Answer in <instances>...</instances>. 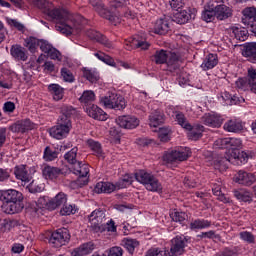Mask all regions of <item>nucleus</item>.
<instances>
[{
  "mask_svg": "<svg viewBox=\"0 0 256 256\" xmlns=\"http://www.w3.org/2000/svg\"><path fill=\"white\" fill-rule=\"evenodd\" d=\"M33 5L41 9L47 17L56 21L55 29L63 35H73L81 31L79 17L63 8H55L48 0H33Z\"/></svg>",
  "mask_w": 256,
  "mask_h": 256,
  "instance_id": "f257e3e1",
  "label": "nucleus"
},
{
  "mask_svg": "<svg viewBox=\"0 0 256 256\" xmlns=\"http://www.w3.org/2000/svg\"><path fill=\"white\" fill-rule=\"evenodd\" d=\"M0 201L3 203L2 210L8 215L23 211V193L15 189L1 190Z\"/></svg>",
  "mask_w": 256,
  "mask_h": 256,
  "instance_id": "f03ea898",
  "label": "nucleus"
},
{
  "mask_svg": "<svg viewBox=\"0 0 256 256\" xmlns=\"http://www.w3.org/2000/svg\"><path fill=\"white\" fill-rule=\"evenodd\" d=\"M135 179L138 183L144 185L147 191H152L153 193H162L163 191V185L152 173L145 170H139L135 173Z\"/></svg>",
  "mask_w": 256,
  "mask_h": 256,
  "instance_id": "7ed1b4c3",
  "label": "nucleus"
},
{
  "mask_svg": "<svg viewBox=\"0 0 256 256\" xmlns=\"http://www.w3.org/2000/svg\"><path fill=\"white\" fill-rule=\"evenodd\" d=\"M191 156V149L189 147H176L173 150H168L164 153L162 160L166 165H175V163H183Z\"/></svg>",
  "mask_w": 256,
  "mask_h": 256,
  "instance_id": "20e7f679",
  "label": "nucleus"
},
{
  "mask_svg": "<svg viewBox=\"0 0 256 256\" xmlns=\"http://www.w3.org/2000/svg\"><path fill=\"white\" fill-rule=\"evenodd\" d=\"M249 161V154L247 152L239 150L237 152L230 153V156L222 158L217 161L215 164L216 169H220V171H225L228 169L229 163H236V165H242Z\"/></svg>",
  "mask_w": 256,
  "mask_h": 256,
  "instance_id": "39448f33",
  "label": "nucleus"
},
{
  "mask_svg": "<svg viewBox=\"0 0 256 256\" xmlns=\"http://www.w3.org/2000/svg\"><path fill=\"white\" fill-rule=\"evenodd\" d=\"M106 221L107 217L105 211L101 208L92 211L91 214L88 215V223L95 233H103V231H105Z\"/></svg>",
  "mask_w": 256,
  "mask_h": 256,
  "instance_id": "423d86ee",
  "label": "nucleus"
},
{
  "mask_svg": "<svg viewBox=\"0 0 256 256\" xmlns=\"http://www.w3.org/2000/svg\"><path fill=\"white\" fill-rule=\"evenodd\" d=\"M100 103L106 109H115L116 111H122L127 107V101L119 94L109 93L107 96L100 98Z\"/></svg>",
  "mask_w": 256,
  "mask_h": 256,
  "instance_id": "0eeeda50",
  "label": "nucleus"
},
{
  "mask_svg": "<svg viewBox=\"0 0 256 256\" xmlns=\"http://www.w3.org/2000/svg\"><path fill=\"white\" fill-rule=\"evenodd\" d=\"M89 5H91L92 9L96 11L100 17L107 19L112 25H117V23L121 22L118 16H113L111 11L105 7L103 0H89Z\"/></svg>",
  "mask_w": 256,
  "mask_h": 256,
  "instance_id": "6e6552de",
  "label": "nucleus"
},
{
  "mask_svg": "<svg viewBox=\"0 0 256 256\" xmlns=\"http://www.w3.org/2000/svg\"><path fill=\"white\" fill-rule=\"evenodd\" d=\"M72 171L74 175H78L76 180V185L78 187H85L89 183V164H83V162L78 161L74 166H72Z\"/></svg>",
  "mask_w": 256,
  "mask_h": 256,
  "instance_id": "1a4fd4ad",
  "label": "nucleus"
},
{
  "mask_svg": "<svg viewBox=\"0 0 256 256\" xmlns=\"http://www.w3.org/2000/svg\"><path fill=\"white\" fill-rule=\"evenodd\" d=\"M71 239V234H69V231L67 228H59L56 231L52 232L49 243L55 247L56 249H59V247H63V245H67Z\"/></svg>",
  "mask_w": 256,
  "mask_h": 256,
  "instance_id": "9d476101",
  "label": "nucleus"
},
{
  "mask_svg": "<svg viewBox=\"0 0 256 256\" xmlns=\"http://www.w3.org/2000/svg\"><path fill=\"white\" fill-rule=\"evenodd\" d=\"M73 125L71 121H63V119H58L57 125L50 128V136L54 139H65L69 135Z\"/></svg>",
  "mask_w": 256,
  "mask_h": 256,
  "instance_id": "9b49d317",
  "label": "nucleus"
},
{
  "mask_svg": "<svg viewBox=\"0 0 256 256\" xmlns=\"http://www.w3.org/2000/svg\"><path fill=\"white\" fill-rule=\"evenodd\" d=\"M223 116L217 114L215 112L206 113L201 117V122L206 125L207 127H213L219 129L221 125H223Z\"/></svg>",
  "mask_w": 256,
  "mask_h": 256,
  "instance_id": "f8f14e48",
  "label": "nucleus"
},
{
  "mask_svg": "<svg viewBox=\"0 0 256 256\" xmlns=\"http://www.w3.org/2000/svg\"><path fill=\"white\" fill-rule=\"evenodd\" d=\"M197 10L195 8H188L187 10H176L174 13V21L180 25L188 23L190 19H195Z\"/></svg>",
  "mask_w": 256,
  "mask_h": 256,
  "instance_id": "ddd939ff",
  "label": "nucleus"
},
{
  "mask_svg": "<svg viewBox=\"0 0 256 256\" xmlns=\"http://www.w3.org/2000/svg\"><path fill=\"white\" fill-rule=\"evenodd\" d=\"M172 245L170 248L169 256H178L185 253V247L187 245V238L184 236H176L171 241Z\"/></svg>",
  "mask_w": 256,
  "mask_h": 256,
  "instance_id": "4468645a",
  "label": "nucleus"
},
{
  "mask_svg": "<svg viewBox=\"0 0 256 256\" xmlns=\"http://www.w3.org/2000/svg\"><path fill=\"white\" fill-rule=\"evenodd\" d=\"M35 127H37V125L35 123H33L31 120L29 119H24V120H20L17 121L16 123L12 124L9 127V130L12 131V133H27L29 131H33V129H35Z\"/></svg>",
  "mask_w": 256,
  "mask_h": 256,
  "instance_id": "2eb2a0df",
  "label": "nucleus"
},
{
  "mask_svg": "<svg viewBox=\"0 0 256 256\" xmlns=\"http://www.w3.org/2000/svg\"><path fill=\"white\" fill-rule=\"evenodd\" d=\"M116 123L119 125V127H121V129H137L140 121L136 116L123 115L116 119Z\"/></svg>",
  "mask_w": 256,
  "mask_h": 256,
  "instance_id": "dca6fc26",
  "label": "nucleus"
},
{
  "mask_svg": "<svg viewBox=\"0 0 256 256\" xmlns=\"http://www.w3.org/2000/svg\"><path fill=\"white\" fill-rule=\"evenodd\" d=\"M124 47L127 51H131L133 49H141L142 51H147V49L151 47V44H149V42H147V40L144 38H139V36H137L136 38L126 40Z\"/></svg>",
  "mask_w": 256,
  "mask_h": 256,
  "instance_id": "f3484780",
  "label": "nucleus"
},
{
  "mask_svg": "<svg viewBox=\"0 0 256 256\" xmlns=\"http://www.w3.org/2000/svg\"><path fill=\"white\" fill-rule=\"evenodd\" d=\"M86 36L91 39V41H95L96 43H100L101 45H104V47H107V49H113V42L109 41L107 37H105L100 32L89 29L86 31Z\"/></svg>",
  "mask_w": 256,
  "mask_h": 256,
  "instance_id": "a211bd4d",
  "label": "nucleus"
},
{
  "mask_svg": "<svg viewBox=\"0 0 256 256\" xmlns=\"http://www.w3.org/2000/svg\"><path fill=\"white\" fill-rule=\"evenodd\" d=\"M214 11L218 21H227L233 17V9L225 4L216 5Z\"/></svg>",
  "mask_w": 256,
  "mask_h": 256,
  "instance_id": "6ab92c4d",
  "label": "nucleus"
},
{
  "mask_svg": "<svg viewBox=\"0 0 256 256\" xmlns=\"http://www.w3.org/2000/svg\"><path fill=\"white\" fill-rule=\"evenodd\" d=\"M86 113L92 119L96 121H107V113L103 111L99 106L92 104L86 108Z\"/></svg>",
  "mask_w": 256,
  "mask_h": 256,
  "instance_id": "aec40b11",
  "label": "nucleus"
},
{
  "mask_svg": "<svg viewBox=\"0 0 256 256\" xmlns=\"http://www.w3.org/2000/svg\"><path fill=\"white\" fill-rule=\"evenodd\" d=\"M14 175L15 178L23 183H29L31 181V175H29V171H27V165L20 164L14 167Z\"/></svg>",
  "mask_w": 256,
  "mask_h": 256,
  "instance_id": "412c9836",
  "label": "nucleus"
},
{
  "mask_svg": "<svg viewBox=\"0 0 256 256\" xmlns=\"http://www.w3.org/2000/svg\"><path fill=\"white\" fill-rule=\"evenodd\" d=\"M67 203V194L60 192L54 198L47 202V208L50 211H54L57 207H61V205H65Z\"/></svg>",
  "mask_w": 256,
  "mask_h": 256,
  "instance_id": "4be33fe9",
  "label": "nucleus"
},
{
  "mask_svg": "<svg viewBox=\"0 0 256 256\" xmlns=\"http://www.w3.org/2000/svg\"><path fill=\"white\" fill-rule=\"evenodd\" d=\"M170 29L171 27L169 26V21H167V19L160 18L156 20L153 27V32L156 35H167Z\"/></svg>",
  "mask_w": 256,
  "mask_h": 256,
  "instance_id": "5701e85b",
  "label": "nucleus"
},
{
  "mask_svg": "<svg viewBox=\"0 0 256 256\" xmlns=\"http://www.w3.org/2000/svg\"><path fill=\"white\" fill-rule=\"evenodd\" d=\"M165 123V113L161 110H154L149 116L150 127H159Z\"/></svg>",
  "mask_w": 256,
  "mask_h": 256,
  "instance_id": "b1692460",
  "label": "nucleus"
},
{
  "mask_svg": "<svg viewBox=\"0 0 256 256\" xmlns=\"http://www.w3.org/2000/svg\"><path fill=\"white\" fill-rule=\"evenodd\" d=\"M242 15V23L248 27V25L256 21V8L247 7L242 11Z\"/></svg>",
  "mask_w": 256,
  "mask_h": 256,
  "instance_id": "393cba45",
  "label": "nucleus"
},
{
  "mask_svg": "<svg viewBox=\"0 0 256 256\" xmlns=\"http://www.w3.org/2000/svg\"><path fill=\"white\" fill-rule=\"evenodd\" d=\"M117 189V184L111 182H98L94 187V193H113Z\"/></svg>",
  "mask_w": 256,
  "mask_h": 256,
  "instance_id": "a878e982",
  "label": "nucleus"
},
{
  "mask_svg": "<svg viewBox=\"0 0 256 256\" xmlns=\"http://www.w3.org/2000/svg\"><path fill=\"white\" fill-rule=\"evenodd\" d=\"M93 249H95V245L92 242L84 243L80 247L75 248L71 252V256H84L93 253Z\"/></svg>",
  "mask_w": 256,
  "mask_h": 256,
  "instance_id": "bb28decb",
  "label": "nucleus"
},
{
  "mask_svg": "<svg viewBox=\"0 0 256 256\" xmlns=\"http://www.w3.org/2000/svg\"><path fill=\"white\" fill-rule=\"evenodd\" d=\"M236 183L247 186L253 185V183H255V175L239 171L238 175L236 176Z\"/></svg>",
  "mask_w": 256,
  "mask_h": 256,
  "instance_id": "cd10ccee",
  "label": "nucleus"
},
{
  "mask_svg": "<svg viewBox=\"0 0 256 256\" xmlns=\"http://www.w3.org/2000/svg\"><path fill=\"white\" fill-rule=\"evenodd\" d=\"M10 53L12 57L18 61H27L28 59L27 50H25L21 45H13L10 49Z\"/></svg>",
  "mask_w": 256,
  "mask_h": 256,
  "instance_id": "c85d7f7f",
  "label": "nucleus"
},
{
  "mask_svg": "<svg viewBox=\"0 0 256 256\" xmlns=\"http://www.w3.org/2000/svg\"><path fill=\"white\" fill-rule=\"evenodd\" d=\"M243 57H247L250 63H256V43L252 42L244 46Z\"/></svg>",
  "mask_w": 256,
  "mask_h": 256,
  "instance_id": "c756f323",
  "label": "nucleus"
},
{
  "mask_svg": "<svg viewBox=\"0 0 256 256\" xmlns=\"http://www.w3.org/2000/svg\"><path fill=\"white\" fill-rule=\"evenodd\" d=\"M188 132V137L192 141H198V139H201L203 137V132L205 131V126L197 124L195 126L191 125L190 129H186Z\"/></svg>",
  "mask_w": 256,
  "mask_h": 256,
  "instance_id": "7c9ffc66",
  "label": "nucleus"
},
{
  "mask_svg": "<svg viewBox=\"0 0 256 256\" xmlns=\"http://www.w3.org/2000/svg\"><path fill=\"white\" fill-rule=\"evenodd\" d=\"M219 63V59L217 57V54H209L204 59L203 63L201 64V69L203 71H209V69H214L217 67V64Z\"/></svg>",
  "mask_w": 256,
  "mask_h": 256,
  "instance_id": "2f4dec72",
  "label": "nucleus"
},
{
  "mask_svg": "<svg viewBox=\"0 0 256 256\" xmlns=\"http://www.w3.org/2000/svg\"><path fill=\"white\" fill-rule=\"evenodd\" d=\"M173 119L174 121L180 125L183 129H191V123H189V120H187V117L185 114L181 111H173Z\"/></svg>",
  "mask_w": 256,
  "mask_h": 256,
  "instance_id": "473e14b6",
  "label": "nucleus"
},
{
  "mask_svg": "<svg viewBox=\"0 0 256 256\" xmlns=\"http://www.w3.org/2000/svg\"><path fill=\"white\" fill-rule=\"evenodd\" d=\"M212 223L209 220L205 219H195L190 222V229L191 231H201L202 229H209Z\"/></svg>",
  "mask_w": 256,
  "mask_h": 256,
  "instance_id": "72a5a7b5",
  "label": "nucleus"
},
{
  "mask_svg": "<svg viewBox=\"0 0 256 256\" xmlns=\"http://www.w3.org/2000/svg\"><path fill=\"white\" fill-rule=\"evenodd\" d=\"M61 174H62L61 169L57 167L46 166L43 169V175L45 179H50V181H55V179H57Z\"/></svg>",
  "mask_w": 256,
  "mask_h": 256,
  "instance_id": "f704fd0d",
  "label": "nucleus"
},
{
  "mask_svg": "<svg viewBox=\"0 0 256 256\" xmlns=\"http://www.w3.org/2000/svg\"><path fill=\"white\" fill-rule=\"evenodd\" d=\"M223 128L228 133H239V131H243V124L237 120H229L225 122Z\"/></svg>",
  "mask_w": 256,
  "mask_h": 256,
  "instance_id": "c9c22d12",
  "label": "nucleus"
},
{
  "mask_svg": "<svg viewBox=\"0 0 256 256\" xmlns=\"http://www.w3.org/2000/svg\"><path fill=\"white\" fill-rule=\"evenodd\" d=\"M167 65V71H170V73H179V58L177 57V54H170L168 61L166 62Z\"/></svg>",
  "mask_w": 256,
  "mask_h": 256,
  "instance_id": "e433bc0d",
  "label": "nucleus"
},
{
  "mask_svg": "<svg viewBox=\"0 0 256 256\" xmlns=\"http://www.w3.org/2000/svg\"><path fill=\"white\" fill-rule=\"evenodd\" d=\"M48 90L53 96L54 101H61L65 95L63 88L59 84H50Z\"/></svg>",
  "mask_w": 256,
  "mask_h": 256,
  "instance_id": "4c0bfd02",
  "label": "nucleus"
},
{
  "mask_svg": "<svg viewBox=\"0 0 256 256\" xmlns=\"http://www.w3.org/2000/svg\"><path fill=\"white\" fill-rule=\"evenodd\" d=\"M60 113H61V115L58 119H62L64 122L71 121V117H73V115H75L76 110H75V108H73V106L63 105L60 108Z\"/></svg>",
  "mask_w": 256,
  "mask_h": 256,
  "instance_id": "58836bf2",
  "label": "nucleus"
},
{
  "mask_svg": "<svg viewBox=\"0 0 256 256\" xmlns=\"http://www.w3.org/2000/svg\"><path fill=\"white\" fill-rule=\"evenodd\" d=\"M174 53L167 52L165 50H158L154 54V61L156 65H163L164 63H167L169 61V57L173 55Z\"/></svg>",
  "mask_w": 256,
  "mask_h": 256,
  "instance_id": "ea45409f",
  "label": "nucleus"
},
{
  "mask_svg": "<svg viewBox=\"0 0 256 256\" xmlns=\"http://www.w3.org/2000/svg\"><path fill=\"white\" fill-rule=\"evenodd\" d=\"M213 195L218 197V201H222V203H231V198L225 196L221 191V183H215L212 185Z\"/></svg>",
  "mask_w": 256,
  "mask_h": 256,
  "instance_id": "a19ab883",
  "label": "nucleus"
},
{
  "mask_svg": "<svg viewBox=\"0 0 256 256\" xmlns=\"http://www.w3.org/2000/svg\"><path fill=\"white\" fill-rule=\"evenodd\" d=\"M123 246L125 247V249H127V251L133 255V253H135V249H137V247H139V241L137 239H133V238H124L122 240Z\"/></svg>",
  "mask_w": 256,
  "mask_h": 256,
  "instance_id": "79ce46f5",
  "label": "nucleus"
},
{
  "mask_svg": "<svg viewBox=\"0 0 256 256\" xmlns=\"http://www.w3.org/2000/svg\"><path fill=\"white\" fill-rule=\"evenodd\" d=\"M243 147V142L239 138H228L229 153H236Z\"/></svg>",
  "mask_w": 256,
  "mask_h": 256,
  "instance_id": "37998d69",
  "label": "nucleus"
},
{
  "mask_svg": "<svg viewBox=\"0 0 256 256\" xmlns=\"http://www.w3.org/2000/svg\"><path fill=\"white\" fill-rule=\"evenodd\" d=\"M59 156V152L51 146H47L44 149L43 159L44 161H55L57 157Z\"/></svg>",
  "mask_w": 256,
  "mask_h": 256,
  "instance_id": "c03bdc74",
  "label": "nucleus"
},
{
  "mask_svg": "<svg viewBox=\"0 0 256 256\" xmlns=\"http://www.w3.org/2000/svg\"><path fill=\"white\" fill-rule=\"evenodd\" d=\"M234 196L238 201H243L244 203H251L253 201L251 193L246 190H236L234 191Z\"/></svg>",
  "mask_w": 256,
  "mask_h": 256,
  "instance_id": "a18cd8bd",
  "label": "nucleus"
},
{
  "mask_svg": "<svg viewBox=\"0 0 256 256\" xmlns=\"http://www.w3.org/2000/svg\"><path fill=\"white\" fill-rule=\"evenodd\" d=\"M79 101L84 105H89V103H93V101H95V92L91 90L84 91Z\"/></svg>",
  "mask_w": 256,
  "mask_h": 256,
  "instance_id": "49530a36",
  "label": "nucleus"
},
{
  "mask_svg": "<svg viewBox=\"0 0 256 256\" xmlns=\"http://www.w3.org/2000/svg\"><path fill=\"white\" fill-rule=\"evenodd\" d=\"M77 148H72L69 152H67L64 155V159L66 161H68L70 163V165H72V167H74L75 165H77V163H79V160H77Z\"/></svg>",
  "mask_w": 256,
  "mask_h": 256,
  "instance_id": "de8ad7c7",
  "label": "nucleus"
},
{
  "mask_svg": "<svg viewBox=\"0 0 256 256\" xmlns=\"http://www.w3.org/2000/svg\"><path fill=\"white\" fill-rule=\"evenodd\" d=\"M83 77L90 83H97L99 81V74L87 68L83 69Z\"/></svg>",
  "mask_w": 256,
  "mask_h": 256,
  "instance_id": "09e8293b",
  "label": "nucleus"
},
{
  "mask_svg": "<svg viewBox=\"0 0 256 256\" xmlns=\"http://www.w3.org/2000/svg\"><path fill=\"white\" fill-rule=\"evenodd\" d=\"M171 133H172L171 128L162 127L158 131V137L160 141H162L163 143H167V141L171 139Z\"/></svg>",
  "mask_w": 256,
  "mask_h": 256,
  "instance_id": "8fccbe9b",
  "label": "nucleus"
},
{
  "mask_svg": "<svg viewBox=\"0 0 256 256\" xmlns=\"http://www.w3.org/2000/svg\"><path fill=\"white\" fill-rule=\"evenodd\" d=\"M94 55L99 59V61L106 63V65H110V67H115V60L111 56L103 52H97Z\"/></svg>",
  "mask_w": 256,
  "mask_h": 256,
  "instance_id": "3c124183",
  "label": "nucleus"
},
{
  "mask_svg": "<svg viewBox=\"0 0 256 256\" xmlns=\"http://www.w3.org/2000/svg\"><path fill=\"white\" fill-rule=\"evenodd\" d=\"M27 189L30 193H41L44 189V185L41 184L38 180H33L28 186Z\"/></svg>",
  "mask_w": 256,
  "mask_h": 256,
  "instance_id": "603ef678",
  "label": "nucleus"
},
{
  "mask_svg": "<svg viewBox=\"0 0 256 256\" xmlns=\"http://www.w3.org/2000/svg\"><path fill=\"white\" fill-rule=\"evenodd\" d=\"M88 147L93 151L96 155H101L103 153V149L101 148V143L90 139L87 141Z\"/></svg>",
  "mask_w": 256,
  "mask_h": 256,
  "instance_id": "864d4df0",
  "label": "nucleus"
},
{
  "mask_svg": "<svg viewBox=\"0 0 256 256\" xmlns=\"http://www.w3.org/2000/svg\"><path fill=\"white\" fill-rule=\"evenodd\" d=\"M133 183V177L125 175L121 180L116 183V189H125Z\"/></svg>",
  "mask_w": 256,
  "mask_h": 256,
  "instance_id": "5fc2aeb1",
  "label": "nucleus"
},
{
  "mask_svg": "<svg viewBox=\"0 0 256 256\" xmlns=\"http://www.w3.org/2000/svg\"><path fill=\"white\" fill-rule=\"evenodd\" d=\"M217 19V16L215 15V8L212 10H204L202 12V20L206 21V23H211Z\"/></svg>",
  "mask_w": 256,
  "mask_h": 256,
  "instance_id": "6e6d98bb",
  "label": "nucleus"
},
{
  "mask_svg": "<svg viewBox=\"0 0 256 256\" xmlns=\"http://www.w3.org/2000/svg\"><path fill=\"white\" fill-rule=\"evenodd\" d=\"M61 77L66 83H73V81H75V76L73 75V72H71V70H69L68 68L61 69Z\"/></svg>",
  "mask_w": 256,
  "mask_h": 256,
  "instance_id": "4d7b16f0",
  "label": "nucleus"
},
{
  "mask_svg": "<svg viewBox=\"0 0 256 256\" xmlns=\"http://www.w3.org/2000/svg\"><path fill=\"white\" fill-rule=\"evenodd\" d=\"M250 83L249 78H239L236 81V87L237 89H241V91H247L249 90Z\"/></svg>",
  "mask_w": 256,
  "mask_h": 256,
  "instance_id": "13d9d810",
  "label": "nucleus"
},
{
  "mask_svg": "<svg viewBox=\"0 0 256 256\" xmlns=\"http://www.w3.org/2000/svg\"><path fill=\"white\" fill-rule=\"evenodd\" d=\"M75 213H77V208L71 204H65L60 210V215H75Z\"/></svg>",
  "mask_w": 256,
  "mask_h": 256,
  "instance_id": "bf43d9fd",
  "label": "nucleus"
},
{
  "mask_svg": "<svg viewBox=\"0 0 256 256\" xmlns=\"http://www.w3.org/2000/svg\"><path fill=\"white\" fill-rule=\"evenodd\" d=\"M41 44V41L39 39L30 37L27 41V47L31 53H35L37 51V47H39Z\"/></svg>",
  "mask_w": 256,
  "mask_h": 256,
  "instance_id": "052dcab7",
  "label": "nucleus"
},
{
  "mask_svg": "<svg viewBox=\"0 0 256 256\" xmlns=\"http://www.w3.org/2000/svg\"><path fill=\"white\" fill-rule=\"evenodd\" d=\"M129 0H110L109 5L113 9H125V6L128 5Z\"/></svg>",
  "mask_w": 256,
  "mask_h": 256,
  "instance_id": "680f3d73",
  "label": "nucleus"
},
{
  "mask_svg": "<svg viewBox=\"0 0 256 256\" xmlns=\"http://www.w3.org/2000/svg\"><path fill=\"white\" fill-rule=\"evenodd\" d=\"M215 149H229V138H219L214 142Z\"/></svg>",
  "mask_w": 256,
  "mask_h": 256,
  "instance_id": "e2e57ef3",
  "label": "nucleus"
},
{
  "mask_svg": "<svg viewBox=\"0 0 256 256\" xmlns=\"http://www.w3.org/2000/svg\"><path fill=\"white\" fill-rule=\"evenodd\" d=\"M170 217L172 221H175L176 223H183V221L187 219V214H185V212H172Z\"/></svg>",
  "mask_w": 256,
  "mask_h": 256,
  "instance_id": "0e129e2a",
  "label": "nucleus"
},
{
  "mask_svg": "<svg viewBox=\"0 0 256 256\" xmlns=\"http://www.w3.org/2000/svg\"><path fill=\"white\" fill-rule=\"evenodd\" d=\"M233 33L238 41H245V39H247V30H243L241 28H234Z\"/></svg>",
  "mask_w": 256,
  "mask_h": 256,
  "instance_id": "69168bd1",
  "label": "nucleus"
},
{
  "mask_svg": "<svg viewBox=\"0 0 256 256\" xmlns=\"http://www.w3.org/2000/svg\"><path fill=\"white\" fill-rule=\"evenodd\" d=\"M145 256H167V251L161 248H151L146 252Z\"/></svg>",
  "mask_w": 256,
  "mask_h": 256,
  "instance_id": "338daca9",
  "label": "nucleus"
},
{
  "mask_svg": "<svg viewBox=\"0 0 256 256\" xmlns=\"http://www.w3.org/2000/svg\"><path fill=\"white\" fill-rule=\"evenodd\" d=\"M108 256H123V248L114 246L108 250Z\"/></svg>",
  "mask_w": 256,
  "mask_h": 256,
  "instance_id": "774afa93",
  "label": "nucleus"
}]
</instances>
